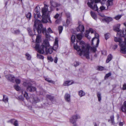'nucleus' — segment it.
<instances>
[{"mask_svg": "<svg viewBox=\"0 0 126 126\" xmlns=\"http://www.w3.org/2000/svg\"><path fill=\"white\" fill-rule=\"evenodd\" d=\"M37 32L38 33H40L41 32V30L40 29H37Z\"/></svg>", "mask_w": 126, "mask_h": 126, "instance_id": "obj_55", "label": "nucleus"}, {"mask_svg": "<svg viewBox=\"0 0 126 126\" xmlns=\"http://www.w3.org/2000/svg\"><path fill=\"white\" fill-rule=\"evenodd\" d=\"M27 89L31 92H34L36 90V88L35 87L32 86L28 87Z\"/></svg>", "mask_w": 126, "mask_h": 126, "instance_id": "obj_22", "label": "nucleus"}, {"mask_svg": "<svg viewBox=\"0 0 126 126\" xmlns=\"http://www.w3.org/2000/svg\"><path fill=\"white\" fill-rule=\"evenodd\" d=\"M112 59V56L111 54L109 55L107 57V59L106 60V63H108Z\"/></svg>", "mask_w": 126, "mask_h": 126, "instance_id": "obj_23", "label": "nucleus"}, {"mask_svg": "<svg viewBox=\"0 0 126 126\" xmlns=\"http://www.w3.org/2000/svg\"><path fill=\"white\" fill-rule=\"evenodd\" d=\"M111 75V74L110 73H108L106 74L105 76V79L109 77Z\"/></svg>", "mask_w": 126, "mask_h": 126, "instance_id": "obj_42", "label": "nucleus"}, {"mask_svg": "<svg viewBox=\"0 0 126 126\" xmlns=\"http://www.w3.org/2000/svg\"><path fill=\"white\" fill-rule=\"evenodd\" d=\"M15 81L17 84H19L20 83L21 81L20 79H18L16 78L15 79Z\"/></svg>", "mask_w": 126, "mask_h": 126, "instance_id": "obj_38", "label": "nucleus"}, {"mask_svg": "<svg viewBox=\"0 0 126 126\" xmlns=\"http://www.w3.org/2000/svg\"><path fill=\"white\" fill-rule=\"evenodd\" d=\"M106 0H102L101 2V4L102 5L106 3L107 6L108 7L109 6L112 5L113 0H108L107 1H106Z\"/></svg>", "mask_w": 126, "mask_h": 126, "instance_id": "obj_9", "label": "nucleus"}, {"mask_svg": "<svg viewBox=\"0 0 126 126\" xmlns=\"http://www.w3.org/2000/svg\"><path fill=\"white\" fill-rule=\"evenodd\" d=\"M59 16V14H57L54 16V18L55 19H57L58 18Z\"/></svg>", "mask_w": 126, "mask_h": 126, "instance_id": "obj_51", "label": "nucleus"}, {"mask_svg": "<svg viewBox=\"0 0 126 126\" xmlns=\"http://www.w3.org/2000/svg\"><path fill=\"white\" fill-rule=\"evenodd\" d=\"M123 89L124 90L126 89V84H125L123 85Z\"/></svg>", "mask_w": 126, "mask_h": 126, "instance_id": "obj_53", "label": "nucleus"}, {"mask_svg": "<svg viewBox=\"0 0 126 126\" xmlns=\"http://www.w3.org/2000/svg\"><path fill=\"white\" fill-rule=\"evenodd\" d=\"M122 16L121 15H118L114 17V18L116 20H118L120 19Z\"/></svg>", "mask_w": 126, "mask_h": 126, "instance_id": "obj_34", "label": "nucleus"}, {"mask_svg": "<svg viewBox=\"0 0 126 126\" xmlns=\"http://www.w3.org/2000/svg\"><path fill=\"white\" fill-rule=\"evenodd\" d=\"M29 34L31 36H32V32L31 31V30H29Z\"/></svg>", "mask_w": 126, "mask_h": 126, "instance_id": "obj_57", "label": "nucleus"}, {"mask_svg": "<svg viewBox=\"0 0 126 126\" xmlns=\"http://www.w3.org/2000/svg\"><path fill=\"white\" fill-rule=\"evenodd\" d=\"M41 36L39 35H37L36 37V43H38L37 44H39V43L41 41Z\"/></svg>", "mask_w": 126, "mask_h": 126, "instance_id": "obj_19", "label": "nucleus"}, {"mask_svg": "<svg viewBox=\"0 0 126 126\" xmlns=\"http://www.w3.org/2000/svg\"><path fill=\"white\" fill-rule=\"evenodd\" d=\"M15 120L14 119H13L11 120L10 122H11L12 123V122H13Z\"/></svg>", "mask_w": 126, "mask_h": 126, "instance_id": "obj_61", "label": "nucleus"}, {"mask_svg": "<svg viewBox=\"0 0 126 126\" xmlns=\"http://www.w3.org/2000/svg\"><path fill=\"white\" fill-rule=\"evenodd\" d=\"M61 20L60 19H57L55 21V23L56 24H58L60 23L61 22Z\"/></svg>", "mask_w": 126, "mask_h": 126, "instance_id": "obj_44", "label": "nucleus"}, {"mask_svg": "<svg viewBox=\"0 0 126 126\" xmlns=\"http://www.w3.org/2000/svg\"><path fill=\"white\" fill-rule=\"evenodd\" d=\"M77 30L78 32H83L84 31V27L83 25H79L77 28Z\"/></svg>", "mask_w": 126, "mask_h": 126, "instance_id": "obj_14", "label": "nucleus"}, {"mask_svg": "<svg viewBox=\"0 0 126 126\" xmlns=\"http://www.w3.org/2000/svg\"><path fill=\"white\" fill-rule=\"evenodd\" d=\"M58 60V59L56 57L55 58V59L54 60V62L55 63H56L57 62Z\"/></svg>", "mask_w": 126, "mask_h": 126, "instance_id": "obj_56", "label": "nucleus"}, {"mask_svg": "<svg viewBox=\"0 0 126 126\" xmlns=\"http://www.w3.org/2000/svg\"><path fill=\"white\" fill-rule=\"evenodd\" d=\"M114 116L113 115H112V116H111L110 117V121L111 122L112 124L114 123Z\"/></svg>", "mask_w": 126, "mask_h": 126, "instance_id": "obj_32", "label": "nucleus"}, {"mask_svg": "<svg viewBox=\"0 0 126 126\" xmlns=\"http://www.w3.org/2000/svg\"><path fill=\"white\" fill-rule=\"evenodd\" d=\"M15 89L17 91H18L20 90V87L18 85H15L14 86Z\"/></svg>", "mask_w": 126, "mask_h": 126, "instance_id": "obj_33", "label": "nucleus"}, {"mask_svg": "<svg viewBox=\"0 0 126 126\" xmlns=\"http://www.w3.org/2000/svg\"><path fill=\"white\" fill-rule=\"evenodd\" d=\"M35 49L39 53L41 54H51L53 50V47L51 46L49 42L45 40L41 44H38L35 45Z\"/></svg>", "mask_w": 126, "mask_h": 126, "instance_id": "obj_2", "label": "nucleus"}, {"mask_svg": "<svg viewBox=\"0 0 126 126\" xmlns=\"http://www.w3.org/2000/svg\"><path fill=\"white\" fill-rule=\"evenodd\" d=\"M6 77L8 80L11 81H13L15 79L14 77L11 75H8Z\"/></svg>", "mask_w": 126, "mask_h": 126, "instance_id": "obj_17", "label": "nucleus"}, {"mask_svg": "<svg viewBox=\"0 0 126 126\" xmlns=\"http://www.w3.org/2000/svg\"><path fill=\"white\" fill-rule=\"evenodd\" d=\"M100 9L101 10H104L105 9V7L104 6H102L100 7Z\"/></svg>", "mask_w": 126, "mask_h": 126, "instance_id": "obj_50", "label": "nucleus"}, {"mask_svg": "<svg viewBox=\"0 0 126 126\" xmlns=\"http://www.w3.org/2000/svg\"><path fill=\"white\" fill-rule=\"evenodd\" d=\"M94 126H97V124H96V123H94Z\"/></svg>", "mask_w": 126, "mask_h": 126, "instance_id": "obj_60", "label": "nucleus"}, {"mask_svg": "<svg viewBox=\"0 0 126 126\" xmlns=\"http://www.w3.org/2000/svg\"><path fill=\"white\" fill-rule=\"evenodd\" d=\"M100 0H90L87 3L88 6L91 9L95 11L98 10V8L96 4H94V6L93 5L94 3H96L99 2Z\"/></svg>", "mask_w": 126, "mask_h": 126, "instance_id": "obj_5", "label": "nucleus"}, {"mask_svg": "<svg viewBox=\"0 0 126 126\" xmlns=\"http://www.w3.org/2000/svg\"><path fill=\"white\" fill-rule=\"evenodd\" d=\"M58 29L59 34L61 33H62L63 30L62 27L61 26H59L58 28Z\"/></svg>", "mask_w": 126, "mask_h": 126, "instance_id": "obj_31", "label": "nucleus"}, {"mask_svg": "<svg viewBox=\"0 0 126 126\" xmlns=\"http://www.w3.org/2000/svg\"><path fill=\"white\" fill-rule=\"evenodd\" d=\"M50 3L51 5L54 7H56L58 6V5L57 3L53 1H51Z\"/></svg>", "mask_w": 126, "mask_h": 126, "instance_id": "obj_24", "label": "nucleus"}, {"mask_svg": "<svg viewBox=\"0 0 126 126\" xmlns=\"http://www.w3.org/2000/svg\"><path fill=\"white\" fill-rule=\"evenodd\" d=\"M72 116L77 120V119H79L80 118V115L78 114L74 115Z\"/></svg>", "mask_w": 126, "mask_h": 126, "instance_id": "obj_26", "label": "nucleus"}, {"mask_svg": "<svg viewBox=\"0 0 126 126\" xmlns=\"http://www.w3.org/2000/svg\"><path fill=\"white\" fill-rule=\"evenodd\" d=\"M90 14L92 18L96 20L97 18L96 14L92 11H91Z\"/></svg>", "mask_w": 126, "mask_h": 126, "instance_id": "obj_25", "label": "nucleus"}, {"mask_svg": "<svg viewBox=\"0 0 126 126\" xmlns=\"http://www.w3.org/2000/svg\"><path fill=\"white\" fill-rule=\"evenodd\" d=\"M43 32L44 33H45V35H46V37H47V35L46 33V28H43Z\"/></svg>", "mask_w": 126, "mask_h": 126, "instance_id": "obj_43", "label": "nucleus"}, {"mask_svg": "<svg viewBox=\"0 0 126 126\" xmlns=\"http://www.w3.org/2000/svg\"><path fill=\"white\" fill-rule=\"evenodd\" d=\"M26 57L28 60H30L31 59V56L29 54L26 53Z\"/></svg>", "mask_w": 126, "mask_h": 126, "instance_id": "obj_39", "label": "nucleus"}, {"mask_svg": "<svg viewBox=\"0 0 126 126\" xmlns=\"http://www.w3.org/2000/svg\"><path fill=\"white\" fill-rule=\"evenodd\" d=\"M89 32L92 33L94 32V31L91 28H90L89 30H86V32L85 34V36L88 39H90L91 38V37L88 35V34Z\"/></svg>", "mask_w": 126, "mask_h": 126, "instance_id": "obj_10", "label": "nucleus"}, {"mask_svg": "<svg viewBox=\"0 0 126 126\" xmlns=\"http://www.w3.org/2000/svg\"><path fill=\"white\" fill-rule=\"evenodd\" d=\"M48 82H51L52 81L49 78H46L45 79Z\"/></svg>", "mask_w": 126, "mask_h": 126, "instance_id": "obj_49", "label": "nucleus"}, {"mask_svg": "<svg viewBox=\"0 0 126 126\" xmlns=\"http://www.w3.org/2000/svg\"><path fill=\"white\" fill-rule=\"evenodd\" d=\"M40 8L39 7L37 6L34 9L35 12L37 13L35 15L34 17L35 18H36V16H38V17L40 18L42 17L41 15L40 14L39 11Z\"/></svg>", "mask_w": 126, "mask_h": 126, "instance_id": "obj_8", "label": "nucleus"}, {"mask_svg": "<svg viewBox=\"0 0 126 126\" xmlns=\"http://www.w3.org/2000/svg\"><path fill=\"white\" fill-rule=\"evenodd\" d=\"M97 96L98 98V101H100L101 100V94L99 92H98L97 93Z\"/></svg>", "mask_w": 126, "mask_h": 126, "instance_id": "obj_28", "label": "nucleus"}, {"mask_svg": "<svg viewBox=\"0 0 126 126\" xmlns=\"http://www.w3.org/2000/svg\"><path fill=\"white\" fill-rule=\"evenodd\" d=\"M66 16L68 18V19H67V20L66 21V23L67 24H68L70 22V20H71V19L70 18V14L69 13L67 12L66 13Z\"/></svg>", "mask_w": 126, "mask_h": 126, "instance_id": "obj_21", "label": "nucleus"}, {"mask_svg": "<svg viewBox=\"0 0 126 126\" xmlns=\"http://www.w3.org/2000/svg\"><path fill=\"white\" fill-rule=\"evenodd\" d=\"M37 57L38 58L40 59H43L44 58V57L42 55L37 54Z\"/></svg>", "mask_w": 126, "mask_h": 126, "instance_id": "obj_35", "label": "nucleus"}, {"mask_svg": "<svg viewBox=\"0 0 126 126\" xmlns=\"http://www.w3.org/2000/svg\"><path fill=\"white\" fill-rule=\"evenodd\" d=\"M75 36L74 35H72L71 37V42L73 43L75 41Z\"/></svg>", "mask_w": 126, "mask_h": 126, "instance_id": "obj_36", "label": "nucleus"}, {"mask_svg": "<svg viewBox=\"0 0 126 126\" xmlns=\"http://www.w3.org/2000/svg\"><path fill=\"white\" fill-rule=\"evenodd\" d=\"M26 17L29 19H30L31 17V14L30 13H29L26 15Z\"/></svg>", "mask_w": 126, "mask_h": 126, "instance_id": "obj_40", "label": "nucleus"}, {"mask_svg": "<svg viewBox=\"0 0 126 126\" xmlns=\"http://www.w3.org/2000/svg\"><path fill=\"white\" fill-rule=\"evenodd\" d=\"M119 125L120 126H122L123 124L122 122H120L119 124Z\"/></svg>", "mask_w": 126, "mask_h": 126, "instance_id": "obj_58", "label": "nucleus"}, {"mask_svg": "<svg viewBox=\"0 0 126 126\" xmlns=\"http://www.w3.org/2000/svg\"><path fill=\"white\" fill-rule=\"evenodd\" d=\"M77 38L79 40H81L82 37V33L76 35Z\"/></svg>", "mask_w": 126, "mask_h": 126, "instance_id": "obj_27", "label": "nucleus"}, {"mask_svg": "<svg viewBox=\"0 0 126 126\" xmlns=\"http://www.w3.org/2000/svg\"><path fill=\"white\" fill-rule=\"evenodd\" d=\"M121 110L123 112L126 113V101L124 102L123 105L121 107Z\"/></svg>", "mask_w": 126, "mask_h": 126, "instance_id": "obj_12", "label": "nucleus"}, {"mask_svg": "<svg viewBox=\"0 0 126 126\" xmlns=\"http://www.w3.org/2000/svg\"><path fill=\"white\" fill-rule=\"evenodd\" d=\"M105 38L106 40H107L109 37L110 35L109 33L106 34H105Z\"/></svg>", "mask_w": 126, "mask_h": 126, "instance_id": "obj_41", "label": "nucleus"}, {"mask_svg": "<svg viewBox=\"0 0 126 126\" xmlns=\"http://www.w3.org/2000/svg\"><path fill=\"white\" fill-rule=\"evenodd\" d=\"M42 16L43 19L42 20V22L46 23L47 22L48 19L50 23H51V21L50 20V18L49 16V12L48 11V7L47 5L45 6L42 9Z\"/></svg>", "mask_w": 126, "mask_h": 126, "instance_id": "obj_3", "label": "nucleus"}, {"mask_svg": "<svg viewBox=\"0 0 126 126\" xmlns=\"http://www.w3.org/2000/svg\"><path fill=\"white\" fill-rule=\"evenodd\" d=\"M37 21V22H40V21H39V20H36L35 21V24H34V25H36V22Z\"/></svg>", "mask_w": 126, "mask_h": 126, "instance_id": "obj_59", "label": "nucleus"}, {"mask_svg": "<svg viewBox=\"0 0 126 126\" xmlns=\"http://www.w3.org/2000/svg\"><path fill=\"white\" fill-rule=\"evenodd\" d=\"M114 41L116 42H119L120 45L121 47V52L124 54H126V47L123 43H124V42H122V39L119 38L115 37L114 38Z\"/></svg>", "mask_w": 126, "mask_h": 126, "instance_id": "obj_4", "label": "nucleus"}, {"mask_svg": "<svg viewBox=\"0 0 126 126\" xmlns=\"http://www.w3.org/2000/svg\"><path fill=\"white\" fill-rule=\"evenodd\" d=\"M117 117L118 118V119L119 118V115L118 114H117Z\"/></svg>", "mask_w": 126, "mask_h": 126, "instance_id": "obj_62", "label": "nucleus"}, {"mask_svg": "<svg viewBox=\"0 0 126 126\" xmlns=\"http://www.w3.org/2000/svg\"><path fill=\"white\" fill-rule=\"evenodd\" d=\"M3 97V100L4 102H6L8 101V98L6 95H4Z\"/></svg>", "mask_w": 126, "mask_h": 126, "instance_id": "obj_30", "label": "nucleus"}, {"mask_svg": "<svg viewBox=\"0 0 126 126\" xmlns=\"http://www.w3.org/2000/svg\"><path fill=\"white\" fill-rule=\"evenodd\" d=\"M13 125L15 126H18V125L17 123V120H15Z\"/></svg>", "mask_w": 126, "mask_h": 126, "instance_id": "obj_45", "label": "nucleus"}, {"mask_svg": "<svg viewBox=\"0 0 126 126\" xmlns=\"http://www.w3.org/2000/svg\"><path fill=\"white\" fill-rule=\"evenodd\" d=\"M47 59L50 61L52 62L53 61V59L51 57H48Z\"/></svg>", "mask_w": 126, "mask_h": 126, "instance_id": "obj_46", "label": "nucleus"}, {"mask_svg": "<svg viewBox=\"0 0 126 126\" xmlns=\"http://www.w3.org/2000/svg\"><path fill=\"white\" fill-rule=\"evenodd\" d=\"M48 32L49 33H52L53 32L52 31L51 29L50 28H49L48 29Z\"/></svg>", "mask_w": 126, "mask_h": 126, "instance_id": "obj_52", "label": "nucleus"}, {"mask_svg": "<svg viewBox=\"0 0 126 126\" xmlns=\"http://www.w3.org/2000/svg\"><path fill=\"white\" fill-rule=\"evenodd\" d=\"M58 40L57 38H56L54 44L53 46V48L54 50H56L58 48Z\"/></svg>", "mask_w": 126, "mask_h": 126, "instance_id": "obj_13", "label": "nucleus"}, {"mask_svg": "<svg viewBox=\"0 0 126 126\" xmlns=\"http://www.w3.org/2000/svg\"><path fill=\"white\" fill-rule=\"evenodd\" d=\"M64 98L66 101L68 102H70V94H66L64 96Z\"/></svg>", "mask_w": 126, "mask_h": 126, "instance_id": "obj_16", "label": "nucleus"}, {"mask_svg": "<svg viewBox=\"0 0 126 126\" xmlns=\"http://www.w3.org/2000/svg\"><path fill=\"white\" fill-rule=\"evenodd\" d=\"M120 26V24H118L116 26L114 27L113 29L114 31L117 32V36L122 37L125 34V32L124 31H122V30H119V28Z\"/></svg>", "mask_w": 126, "mask_h": 126, "instance_id": "obj_6", "label": "nucleus"}, {"mask_svg": "<svg viewBox=\"0 0 126 126\" xmlns=\"http://www.w3.org/2000/svg\"><path fill=\"white\" fill-rule=\"evenodd\" d=\"M96 45H94V44L92 45V46L93 47H92L91 48L92 50L94 52H95L96 50V47H97H97L96 46V43H95Z\"/></svg>", "mask_w": 126, "mask_h": 126, "instance_id": "obj_29", "label": "nucleus"}, {"mask_svg": "<svg viewBox=\"0 0 126 126\" xmlns=\"http://www.w3.org/2000/svg\"><path fill=\"white\" fill-rule=\"evenodd\" d=\"M78 94L79 96L81 97L85 96V93L83 91L81 90L78 92Z\"/></svg>", "mask_w": 126, "mask_h": 126, "instance_id": "obj_20", "label": "nucleus"}, {"mask_svg": "<svg viewBox=\"0 0 126 126\" xmlns=\"http://www.w3.org/2000/svg\"><path fill=\"white\" fill-rule=\"evenodd\" d=\"M99 15L100 16H101L103 18L102 19V21H107V20H108L109 21H110L112 20V19L111 17H108L106 18H105L104 15L102 14H99Z\"/></svg>", "mask_w": 126, "mask_h": 126, "instance_id": "obj_11", "label": "nucleus"}, {"mask_svg": "<svg viewBox=\"0 0 126 126\" xmlns=\"http://www.w3.org/2000/svg\"><path fill=\"white\" fill-rule=\"evenodd\" d=\"M98 69L99 70L102 71L104 70V68L102 66H99V67Z\"/></svg>", "mask_w": 126, "mask_h": 126, "instance_id": "obj_47", "label": "nucleus"}, {"mask_svg": "<svg viewBox=\"0 0 126 126\" xmlns=\"http://www.w3.org/2000/svg\"><path fill=\"white\" fill-rule=\"evenodd\" d=\"M24 96L27 99L29 98V97L28 96V94L26 92H25V94H24Z\"/></svg>", "mask_w": 126, "mask_h": 126, "instance_id": "obj_48", "label": "nucleus"}, {"mask_svg": "<svg viewBox=\"0 0 126 126\" xmlns=\"http://www.w3.org/2000/svg\"><path fill=\"white\" fill-rule=\"evenodd\" d=\"M74 49L76 50L77 53L80 56L83 55L87 59L90 58L89 46L84 41H81L79 42L74 43L73 45Z\"/></svg>", "mask_w": 126, "mask_h": 126, "instance_id": "obj_1", "label": "nucleus"}, {"mask_svg": "<svg viewBox=\"0 0 126 126\" xmlns=\"http://www.w3.org/2000/svg\"><path fill=\"white\" fill-rule=\"evenodd\" d=\"M77 120L74 118L72 116L70 119V122L72 124H73V126H77V124L76 122Z\"/></svg>", "mask_w": 126, "mask_h": 126, "instance_id": "obj_15", "label": "nucleus"}, {"mask_svg": "<svg viewBox=\"0 0 126 126\" xmlns=\"http://www.w3.org/2000/svg\"><path fill=\"white\" fill-rule=\"evenodd\" d=\"M73 82L72 81L68 80L65 81L63 83V85L65 86H68L72 84Z\"/></svg>", "mask_w": 126, "mask_h": 126, "instance_id": "obj_18", "label": "nucleus"}, {"mask_svg": "<svg viewBox=\"0 0 126 126\" xmlns=\"http://www.w3.org/2000/svg\"><path fill=\"white\" fill-rule=\"evenodd\" d=\"M102 53L103 55H106V52L105 51H103L102 52Z\"/></svg>", "mask_w": 126, "mask_h": 126, "instance_id": "obj_54", "label": "nucleus"}, {"mask_svg": "<svg viewBox=\"0 0 126 126\" xmlns=\"http://www.w3.org/2000/svg\"><path fill=\"white\" fill-rule=\"evenodd\" d=\"M95 37L92 40V44L93 45V42L96 43V46L97 47L98 46L99 43V39L98 34L96 33H95Z\"/></svg>", "mask_w": 126, "mask_h": 126, "instance_id": "obj_7", "label": "nucleus"}, {"mask_svg": "<svg viewBox=\"0 0 126 126\" xmlns=\"http://www.w3.org/2000/svg\"><path fill=\"white\" fill-rule=\"evenodd\" d=\"M115 46L116 48H117V45H116Z\"/></svg>", "mask_w": 126, "mask_h": 126, "instance_id": "obj_63", "label": "nucleus"}, {"mask_svg": "<svg viewBox=\"0 0 126 126\" xmlns=\"http://www.w3.org/2000/svg\"><path fill=\"white\" fill-rule=\"evenodd\" d=\"M79 63L78 62H75L74 63V65L75 67H77L79 65Z\"/></svg>", "mask_w": 126, "mask_h": 126, "instance_id": "obj_37", "label": "nucleus"}]
</instances>
